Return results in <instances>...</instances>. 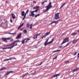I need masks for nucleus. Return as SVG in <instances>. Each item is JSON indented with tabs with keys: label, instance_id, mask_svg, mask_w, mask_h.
Returning <instances> with one entry per match:
<instances>
[{
	"label": "nucleus",
	"instance_id": "11",
	"mask_svg": "<svg viewBox=\"0 0 79 79\" xmlns=\"http://www.w3.org/2000/svg\"><path fill=\"white\" fill-rule=\"evenodd\" d=\"M68 41H69V40H64L62 42L61 44V45H63V44L66 43V42H68Z\"/></svg>",
	"mask_w": 79,
	"mask_h": 79
},
{
	"label": "nucleus",
	"instance_id": "26",
	"mask_svg": "<svg viewBox=\"0 0 79 79\" xmlns=\"http://www.w3.org/2000/svg\"><path fill=\"white\" fill-rule=\"evenodd\" d=\"M77 42V40H73V41L72 42L73 44H75V43H76Z\"/></svg>",
	"mask_w": 79,
	"mask_h": 79
},
{
	"label": "nucleus",
	"instance_id": "44",
	"mask_svg": "<svg viewBox=\"0 0 79 79\" xmlns=\"http://www.w3.org/2000/svg\"><path fill=\"white\" fill-rule=\"evenodd\" d=\"M35 16V14H32V17H34Z\"/></svg>",
	"mask_w": 79,
	"mask_h": 79
},
{
	"label": "nucleus",
	"instance_id": "41",
	"mask_svg": "<svg viewBox=\"0 0 79 79\" xmlns=\"http://www.w3.org/2000/svg\"><path fill=\"white\" fill-rule=\"evenodd\" d=\"M77 52H76L75 53L74 55H76L77 54Z\"/></svg>",
	"mask_w": 79,
	"mask_h": 79
},
{
	"label": "nucleus",
	"instance_id": "21",
	"mask_svg": "<svg viewBox=\"0 0 79 79\" xmlns=\"http://www.w3.org/2000/svg\"><path fill=\"white\" fill-rule=\"evenodd\" d=\"M23 32H24V34H26L27 32V31L25 29L23 30Z\"/></svg>",
	"mask_w": 79,
	"mask_h": 79
},
{
	"label": "nucleus",
	"instance_id": "48",
	"mask_svg": "<svg viewBox=\"0 0 79 79\" xmlns=\"http://www.w3.org/2000/svg\"><path fill=\"white\" fill-rule=\"evenodd\" d=\"M7 47H10V44L9 45H7Z\"/></svg>",
	"mask_w": 79,
	"mask_h": 79
},
{
	"label": "nucleus",
	"instance_id": "16",
	"mask_svg": "<svg viewBox=\"0 0 79 79\" xmlns=\"http://www.w3.org/2000/svg\"><path fill=\"white\" fill-rule=\"evenodd\" d=\"M11 15L12 16V19H14L16 17L15 16V15H14V14H11Z\"/></svg>",
	"mask_w": 79,
	"mask_h": 79
},
{
	"label": "nucleus",
	"instance_id": "4",
	"mask_svg": "<svg viewBox=\"0 0 79 79\" xmlns=\"http://www.w3.org/2000/svg\"><path fill=\"white\" fill-rule=\"evenodd\" d=\"M59 15H60V13H58L55 14V16L53 19V20L55 19H58L60 18V17L59 16Z\"/></svg>",
	"mask_w": 79,
	"mask_h": 79
},
{
	"label": "nucleus",
	"instance_id": "17",
	"mask_svg": "<svg viewBox=\"0 0 79 79\" xmlns=\"http://www.w3.org/2000/svg\"><path fill=\"white\" fill-rule=\"evenodd\" d=\"M25 40H23L22 41V43L23 44H24V43H26V42H27V41L29 40H27L25 42Z\"/></svg>",
	"mask_w": 79,
	"mask_h": 79
},
{
	"label": "nucleus",
	"instance_id": "34",
	"mask_svg": "<svg viewBox=\"0 0 79 79\" xmlns=\"http://www.w3.org/2000/svg\"><path fill=\"white\" fill-rule=\"evenodd\" d=\"M40 7V6H37L36 7V9H39Z\"/></svg>",
	"mask_w": 79,
	"mask_h": 79
},
{
	"label": "nucleus",
	"instance_id": "8",
	"mask_svg": "<svg viewBox=\"0 0 79 79\" xmlns=\"http://www.w3.org/2000/svg\"><path fill=\"white\" fill-rule=\"evenodd\" d=\"M22 34L21 33H20L16 37V39H20L21 37V35Z\"/></svg>",
	"mask_w": 79,
	"mask_h": 79
},
{
	"label": "nucleus",
	"instance_id": "13",
	"mask_svg": "<svg viewBox=\"0 0 79 79\" xmlns=\"http://www.w3.org/2000/svg\"><path fill=\"white\" fill-rule=\"evenodd\" d=\"M21 15L22 16H25V12H24V11H23L21 13Z\"/></svg>",
	"mask_w": 79,
	"mask_h": 79
},
{
	"label": "nucleus",
	"instance_id": "29",
	"mask_svg": "<svg viewBox=\"0 0 79 79\" xmlns=\"http://www.w3.org/2000/svg\"><path fill=\"white\" fill-rule=\"evenodd\" d=\"M40 16V14H38V15H35V18H37V16Z\"/></svg>",
	"mask_w": 79,
	"mask_h": 79
},
{
	"label": "nucleus",
	"instance_id": "19",
	"mask_svg": "<svg viewBox=\"0 0 79 79\" xmlns=\"http://www.w3.org/2000/svg\"><path fill=\"white\" fill-rule=\"evenodd\" d=\"M78 69H77V68L73 70L72 71L73 73H74V72H75L76 71H77Z\"/></svg>",
	"mask_w": 79,
	"mask_h": 79
},
{
	"label": "nucleus",
	"instance_id": "7",
	"mask_svg": "<svg viewBox=\"0 0 79 79\" xmlns=\"http://www.w3.org/2000/svg\"><path fill=\"white\" fill-rule=\"evenodd\" d=\"M28 11H29V10H27L26 12V13H25L24 16L23 17V20H24V19H25V18H26V14L27 13H28Z\"/></svg>",
	"mask_w": 79,
	"mask_h": 79
},
{
	"label": "nucleus",
	"instance_id": "39",
	"mask_svg": "<svg viewBox=\"0 0 79 79\" xmlns=\"http://www.w3.org/2000/svg\"><path fill=\"white\" fill-rule=\"evenodd\" d=\"M57 58V56H56V57H54L53 60H55V59H56V58Z\"/></svg>",
	"mask_w": 79,
	"mask_h": 79
},
{
	"label": "nucleus",
	"instance_id": "22",
	"mask_svg": "<svg viewBox=\"0 0 79 79\" xmlns=\"http://www.w3.org/2000/svg\"><path fill=\"white\" fill-rule=\"evenodd\" d=\"M77 34V32H73V33H72L71 34V35H75V34Z\"/></svg>",
	"mask_w": 79,
	"mask_h": 79
},
{
	"label": "nucleus",
	"instance_id": "61",
	"mask_svg": "<svg viewBox=\"0 0 79 79\" xmlns=\"http://www.w3.org/2000/svg\"><path fill=\"white\" fill-rule=\"evenodd\" d=\"M0 49H1V48L2 49V47H0Z\"/></svg>",
	"mask_w": 79,
	"mask_h": 79
},
{
	"label": "nucleus",
	"instance_id": "31",
	"mask_svg": "<svg viewBox=\"0 0 79 79\" xmlns=\"http://www.w3.org/2000/svg\"><path fill=\"white\" fill-rule=\"evenodd\" d=\"M8 60H9L8 59H6L4 60V61H8Z\"/></svg>",
	"mask_w": 79,
	"mask_h": 79
},
{
	"label": "nucleus",
	"instance_id": "10",
	"mask_svg": "<svg viewBox=\"0 0 79 79\" xmlns=\"http://www.w3.org/2000/svg\"><path fill=\"white\" fill-rule=\"evenodd\" d=\"M13 40L12 39V38H2V40Z\"/></svg>",
	"mask_w": 79,
	"mask_h": 79
},
{
	"label": "nucleus",
	"instance_id": "58",
	"mask_svg": "<svg viewBox=\"0 0 79 79\" xmlns=\"http://www.w3.org/2000/svg\"><path fill=\"white\" fill-rule=\"evenodd\" d=\"M44 2H47V1H44Z\"/></svg>",
	"mask_w": 79,
	"mask_h": 79
},
{
	"label": "nucleus",
	"instance_id": "24",
	"mask_svg": "<svg viewBox=\"0 0 79 79\" xmlns=\"http://www.w3.org/2000/svg\"><path fill=\"white\" fill-rule=\"evenodd\" d=\"M10 74V72H7V73H5V76H7V75H8V74Z\"/></svg>",
	"mask_w": 79,
	"mask_h": 79
},
{
	"label": "nucleus",
	"instance_id": "56",
	"mask_svg": "<svg viewBox=\"0 0 79 79\" xmlns=\"http://www.w3.org/2000/svg\"><path fill=\"white\" fill-rule=\"evenodd\" d=\"M4 47H7V45H5L4 46Z\"/></svg>",
	"mask_w": 79,
	"mask_h": 79
},
{
	"label": "nucleus",
	"instance_id": "64",
	"mask_svg": "<svg viewBox=\"0 0 79 79\" xmlns=\"http://www.w3.org/2000/svg\"><path fill=\"white\" fill-rule=\"evenodd\" d=\"M35 74V73H34V74Z\"/></svg>",
	"mask_w": 79,
	"mask_h": 79
},
{
	"label": "nucleus",
	"instance_id": "3",
	"mask_svg": "<svg viewBox=\"0 0 79 79\" xmlns=\"http://www.w3.org/2000/svg\"><path fill=\"white\" fill-rule=\"evenodd\" d=\"M48 40H47L46 42L44 44V46H47V45H49V44H52V42H53V40H52L51 41L48 42Z\"/></svg>",
	"mask_w": 79,
	"mask_h": 79
},
{
	"label": "nucleus",
	"instance_id": "5",
	"mask_svg": "<svg viewBox=\"0 0 79 79\" xmlns=\"http://www.w3.org/2000/svg\"><path fill=\"white\" fill-rule=\"evenodd\" d=\"M50 31H49L45 33L44 35L43 36L41 37L42 39H44V38L46 37L47 35H48L50 34Z\"/></svg>",
	"mask_w": 79,
	"mask_h": 79
},
{
	"label": "nucleus",
	"instance_id": "60",
	"mask_svg": "<svg viewBox=\"0 0 79 79\" xmlns=\"http://www.w3.org/2000/svg\"><path fill=\"white\" fill-rule=\"evenodd\" d=\"M33 3H35V1H33Z\"/></svg>",
	"mask_w": 79,
	"mask_h": 79
},
{
	"label": "nucleus",
	"instance_id": "62",
	"mask_svg": "<svg viewBox=\"0 0 79 79\" xmlns=\"http://www.w3.org/2000/svg\"><path fill=\"white\" fill-rule=\"evenodd\" d=\"M52 40H54V39L53 38V39H52Z\"/></svg>",
	"mask_w": 79,
	"mask_h": 79
},
{
	"label": "nucleus",
	"instance_id": "33",
	"mask_svg": "<svg viewBox=\"0 0 79 79\" xmlns=\"http://www.w3.org/2000/svg\"><path fill=\"white\" fill-rule=\"evenodd\" d=\"M3 41L5 42H7L8 41H7V40H3Z\"/></svg>",
	"mask_w": 79,
	"mask_h": 79
},
{
	"label": "nucleus",
	"instance_id": "50",
	"mask_svg": "<svg viewBox=\"0 0 79 79\" xmlns=\"http://www.w3.org/2000/svg\"><path fill=\"white\" fill-rule=\"evenodd\" d=\"M77 55H78L77 58H79V53Z\"/></svg>",
	"mask_w": 79,
	"mask_h": 79
},
{
	"label": "nucleus",
	"instance_id": "42",
	"mask_svg": "<svg viewBox=\"0 0 79 79\" xmlns=\"http://www.w3.org/2000/svg\"><path fill=\"white\" fill-rule=\"evenodd\" d=\"M59 48H62V47H63L64 48V47H63V46H59Z\"/></svg>",
	"mask_w": 79,
	"mask_h": 79
},
{
	"label": "nucleus",
	"instance_id": "15",
	"mask_svg": "<svg viewBox=\"0 0 79 79\" xmlns=\"http://www.w3.org/2000/svg\"><path fill=\"white\" fill-rule=\"evenodd\" d=\"M23 25H24V23H23L21 25L19 26L18 27V29H20V28H21Z\"/></svg>",
	"mask_w": 79,
	"mask_h": 79
},
{
	"label": "nucleus",
	"instance_id": "37",
	"mask_svg": "<svg viewBox=\"0 0 79 79\" xmlns=\"http://www.w3.org/2000/svg\"><path fill=\"white\" fill-rule=\"evenodd\" d=\"M12 60H16V59L15 57H12Z\"/></svg>",
	"mask_w": 79,
	"mask_h": 79
},
{
	"label": "nucleus",
	"instance_id": "54",
	"mask_svg": "<svg viewBox=\"0 0 79 79\" xmlns=\"http://www.w3.org/2000/svg\"><path fill=\"white\" fill-rule=\"evenodd\" d=\"M28 74H29V73H27V74H25V75L26 76V75H27Z\"/></svg>",
	"mask_w": 79,
	"mask_h": 79
},
{
	"label": "nucleus",
	"instance_id": "38",
	"mask_svg": "<svg viewBox=\"0 0 79 79\" xmlns=\"http://www.w3.org/2000/svg\"><path fill=\"white\" fill-rule=\"evenodd\" d=\"M42 63H43V62H42L40 64H39L38 65V66H40V65H41V64H42Z\"/></svg>",
	"mask_w": 79,
	"mask_h": 79
},
{
	"label": "nucleus",
	"instance_id": "25",
	"mask_svg": "<svg viewBox=\"0 0 79 79\" xmlns=\"http://www.w3.org/2000/svg\"><path fill=\"white\" fill-rule=\"evenodd\" d=\"M65 5H66V3H64V4H63V5H62L61 7H60V8H62V7H63V6Z\"/></svg>",
	"mask_w": 79,
	"mask_h": 79
},
{
	"label": "nucleus",
	"instance_id": "28",
	"mask_svg": "<svg viewBox=\"0 0 79 79\" xmlns=\"http://www.w3.org/2000/svg\"><path fill=\"white\" fill-rule=\"evenodd\" d=\"M70 43H68L65 46H64V48L66 47L67 46H68L69 44H70Z\"/></svg>",
	"mask_w": 79,
	"mask_h": 79
},
{
	"label": "nucleus",
	"instance_id": "47",
	"mask_svg": "<svg viewBox=\"0 0 79 79\" xmlns=\"http://www.w3.org/2000/svg\"><path fill=\"white\" fill-rule=\"evenodd\" d=\"M23 28H22L20 29V31H23Z\"/></svg>",
	"mask_w": 79,
	"mask_h": 79
},
{
	"label": "nucleus",
	"instance_id": "51",
	"mask_svg": "<svg viewBox=\"0 0 79 79\" xmlns=\"http://www.w3.org/2000/svg\"><path fill=\"white\" fill-rule=\"evenodd\" d=\"M10 22H11V23L13 22L12 21V19H10Z\"/></svg>",
	"mask_w": 79,
	"mask_h": 79
},
{
	"label": "nucleus",
	"instance_id": "9",
	"mask_svg": "<svg viewBox=\"0 0 79 79\" xmlns=\"http://www.w3.org/2000/svg\"><path fill=\"white\" fill-rule=\"evenodd\" d=\"M32 24L29 25V23H28L27 24V27H29V26H30V27L29 28V29H32Z\"/></svg>",
	"mask_w": 79,
	"mask_h": 79
},
{
	"label": "nucleus",
	"instance_id": "6",
	"mask_svg": "<svg viewBox=\"0 0 79 79\" xmlns=\"http://www.w3.org/2000/svg\"><path fill=\"white\" fill-rule=\"evenodd\" d=\"M40 35V33H37L34 35V36L33 37V38L36 39V38H37L38 36Z\"/></svg>",
	"mask_w": 79,
	"mask_h": 79
},
{
	"label": "nucleus",
	"instance_id": "1",
	"mask_svg": "<svg viewBox=\"0 0 79 79\" xmlns=\"http://www.w3.org/2000/svg\"><path fill=\"white\" fill-rule=\"evenodd\" d=\"M19 41H20L19 40H17L10 44V47H8L9 49H11L13 48L15 46H16V45H18V43H17V42H19Z\"/></svg>",
	"mask_w": 79,
	"mask_h": 79
},
{
	"label": "nucleus",
	"instance_id": "14",
	"mask_svg": "<svg viewBox=\"0 0 79 79\" xmlns=\"http://www.w3.org/2000/svg\"><path fill=\"white\" fill-rule=\"evenodd\" d=\"M53 23H57V24H58V21H54V22H52L50 24H50H53Z\"/></svg>",
	"mask_w": 79,
	"mask_h": 79
},
{
	"label": "nucleus",
	"instance_id": "52",
	"mask_svg": "<svg viewBox=\"0 0 79 79\" xmlns=\"http://www.w3.org/2000/svg\"><path fill=\"white\" fill-rule=\"evenodd\" d=\"M61 20H58V21H58H58H61Z\"/></svg>",
	"mask_w": 79,
	"mask_h": 79
},
{
	"label": "nucleus",
	"instance_id": "40",
	"mask_svg": "<svg viewBox=\"0 0 79 79\" xmlns=\"http://www.w3.org/2000/svg\"><path fill=\"white\" fill-rule=\"evenodd\" d=\"M9 60H12V57L9 58L8 59Z\"/></svg>",
	"mask_w": 79,
	"mask_h": 79
},
{
	"label": "nucleus",
	"instance_id": "43",
	"mask_svg": "<svg viewBox=\"0 0 79 79\" xmlns=\"http://www.w3.org/2000/svg\"><path fill=\"white\" fill-rule=\"evenodd\" d=\"M45 3V2H43L42 3V5H44V3Z\"/></svg>",
	"mask_w": 79,
	"mask_h": 79
},
{
	"label": "nucleus",
	"instance_id": "57",
	"mask_svg": "<svg viewBox=\"0 0 79 79\" xmlns=\"http://www.w3.org/2000/svg\"><path fill=\"white\" fill-rule=\"evenodd\" d=\"M26 74H25V75H24L23 76V77H25V76H26Z\"/></svg>",
	"mask_w": 79,
	"mask_h": 79
},
{
	"label": "nucleus",
	"instance_id": "30",
	"mask_svg": "<svg viewBox=\"0 0 79 79\" xmlns=\"http://www.w3.org/2000/svg\"><path fill=\"white\" fill-rule=\"evenodd\" d=\"M6 69V68H2L1 69L2 70H4V69Z\"/></svg>",
	"mask_w": 79,
	"mask_h": 79
},
{
	"label": "nucleus",
	"instance_id": "53",
	"mask_svg": "<svg viewBox=\"0 0 79 79\" xmlns=\"http://www.w3.org/2000/svg\"><path fill=\"white\" fill-rule=\"evenodd\" d=\"M9 32H6V33H5L4 34H9Z\"/></svg>",
	"mask_w": 79,
	"mask_h": 79
},
{
	"label": "nucleus",
	"instance_id": "12",
	"mask_svg": "<svg viewBox=\"0 0 79 79\" xmlns=\"http://www.w3.org/2000/svg\"><path fill=\"white\" fill-rule=\"evenodd\" d=\"M60 73L54 75L51 77V78H53V77H57V76H60Z\"/></svg>",
	"mask_w": 79,
	"mask_h": 79
},
{
	"label": "nucleus",
	"instance_id": "46",
	"mask_svg": "<svg viewBox=\"0 0 79 79\" xmlns=\"http://www.w3.org/2000/svg\"><path fill=\"white\" fill-rule=\"evenodd\" d=\"M25 40H30V38H27V39H25Z\"/></svg>",
	"mask_w": 79,
	"mask_h": 79
},
{
	"label": "nucleus",
	"instance_id": "55",
	"mask_svg": "<svg viewBox=\"0 0 79 79\" xmlns=\"http://www.w3.org/2000/svg\"><path fill=\"white\" fill-rule=\"evenodd\" d=\"M30 16H32V14L30 15Z\"/></svg>",
	"mask_w": 79,
	"mask_h": 79
},
{
	"label": "nucleus",
	"instance_id": "18",
	"mask_svg": "<svg viewBox=\"0 0 79 79\" xmlns=\"http://www.w3.org/2000/svg\"><path fill=\"white\" fill-rule=\"evenodd\" d=\"M60 51H61L60 50H57L56 51H53L52 52V53H55V52H60Z\"/></svg>",
	"mask_w": 79,
	"mask_h": 79
},
{
	"label": "nucleus",
	"instance_id": "49",
	"mask_svg": "<svg viewBox=\"0 0 79 79\" xmlns=\"http://www.w3.org/2000/svg\"><path fill=\"white\" fill-rule=\"evenodd\" d=\"M33 9H34V10H35V9H36V7H33Z\"/></svg>",
	"mask_w": 79,
	"mask_h": 79
},
{
	"label": "nucleus",
	"instance_id": "59",
	"mask_svg": "<svg viewBox=\"0 0 79 79\" xmlns=\"http://www.w3.org/2000/svg\"><path fill=\"white\" fill-rule=\"evenodd\" d=\"M11 41H13V40H10L9 42H11Z\"/></svg>",
	"mask_w": 79,
	"mask_h": 79
},
{
	"label": "nucleus",
	"instance_id": "2",
	"mask_svg": "<svg viewBox=\"0 0 79 79\" xmlns=\"http://www.w3.org/2000/svg\"><path fill=\"white\" fill-rule=\"evenodd\" d=\"M51 7H52V2H50L48 6L45 7V8H47V9L44 11V12L47 11H48L50 8H51Z\"/></svg>",
	"mask_w": 79,
	"mask_h": 79
},
{
	"label": "nucleus",
	"instance_id": "36",
	"mask_svg": "<svg viewBox=\"0 0 79 79\" xmlns=\"http://www.w3.org/2000/svg\"><path fill=\"white\" fill-rule=\"evenodd\" d=\"M9 73H14V71H9Z\"/></svg>",
	"mask_w": 79,
	"mask_h": 79
},
{
	"label": "nucleus",
	"instance_id": "63",
	"mask_svg": "<svg viewBox=\"0 0 79 79\" xmlns=\"http://www.w3.org/2000/svg\"><path fill=\"white\" fill-rule=\"evenodd\" d=\"M22 77H23V78L24 77L23 76Z\"/></svg>",
	"mask_w": 79,
	"mask_h": 79
},
{
	"label": "nucleus",
	"instance_id": "23",
	"mask_svg": "<svg viewBox=\"0 0 79 79\" xmlns=\"http://www.w3.org/2000/svg\"><path fill=\"white\" fill-rule=\"evenodd\" d=\"M39 10V9H37L35 10H34L33 11H34V13H36V12H37Z\"/></svg>",
	"mask_w": 79,
	"mask_h": 79
},
{
	"label": "nucleus",
	"instance_id": "20",
	"mask_svg": "<svg viewBox=\"0 0 79 79\" xmlns=\"http://www.w3.org/2000/svg\"><path fill=\"white\" fill-rule=\"evenodd\" d=\"M9 34H10L11 35H15V34H16V33L15 32V33H11L9 32Z\"/></svg>",
	"mask_w": 79,
	"mask_h": 79
},
{
	"label": "nucleus",
	"instance_id": "45",
	"mask_svg": "<svg viewBox=\"0 0 79 79\" xmlns=\"http://www.w3.org/2000/svg\"><path fill=\"white\" fill-rule=\"evenodd\" d=\"M69 63V61H67L65 63Z\"/></svg>",
	"mask_w": 79,
	"mask_h": 79
},
{
	"label": "nucleus",
	"instance_id": "27",
	"mask_svg": "<svg viewBox=\"0 0 79 79\" xmlns=\"http://www.w3.org/2000/svg\"><path fill=\"white\" fill-rule=\"evenodd\" d=\"M2 49H3V50H6V49H9V48H8V47L7 48H2Z\"/></svg>",
	"mask_w": 79,
	"mask_h": 79
},
{
	"label": "nucleus",
	"instance_id": "32",
	"mask_svg": "<svg viewBox=\"0 0 79 79\" xmlns=\"http://www.w3.org/2000/svg\"><path fill=\"white\" fill-rule=\"evenodd\" d=\"M34 11H31V15H33L34 14Z\"/></svg>",
	"mask_w": 79,
	"mask_h": 79
},
{
	"label": "nucleus",
	"instance_id": "35",
	"mask_svg": "<svg viewBox=\"0 0 79 79\" xmlns=\"http://www.w3.org/2000/svg\"><path fill=\"white\" fill-rule=\"evenodd\" d=\"M69 39V37H68L65 38L64 39V40H68Z\"/></svg>",
	"mask_w": 79,
	"mask_h": 79
}]
</instances>
